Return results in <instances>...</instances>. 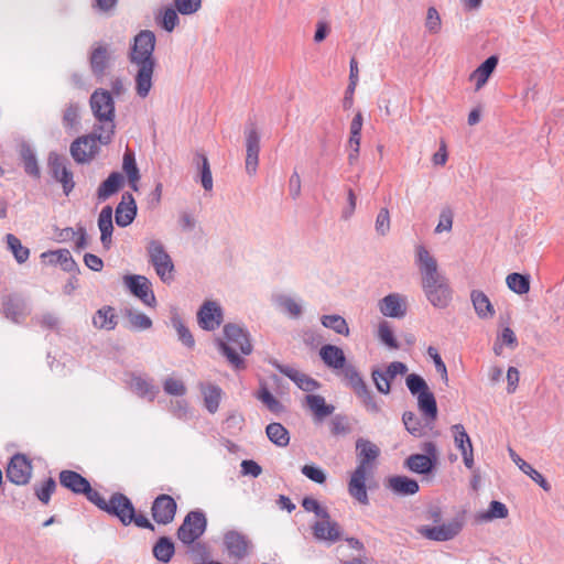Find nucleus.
Returning <instances> with one entry per match:
<instances>
[{"label": "nucleus", "mask_w": 564, "mask_h": 564, "mask_svg": "<svg viewBox=\"0 0 564 564\" xmlns=\"http://www.w3.org/2000/svg\"><path fill=\"white\" fill-rule=\"evenodd\" d=\"M156 37L150 30H142L133 37V44L129 52V61L137 66L134 76V89L137 96L147 98L153 86V74L156 65L153 55Z\"/></svg>", "instance_id": "1"}, {"label": "nucleus", "mask_w": 564, "mask_h": 564, "mask_svg": "<svg viewBox=\"0 0 564 564\" xmlns=\"http://www.w3.org/2000/svg\"><path fill=\"white\" fill-rule=\"evenodd\" d=\"M87 500L98 507L100 510L107 512L119 519L124 525L133 523L138 528L155 530L154 524L142 513H137L132 501L121 492H115L107 501L97 490L93 489L89 485L88 490L84 491Z\"/></svg>", "instance_id": "2"}, {"label": "nucleus", "mask_w": 564, "mask_h": 564, "mask_svg": "<svg viewBox=\"0 0 564 564\" xmlns=\"http://www.w3.org/2000/svg\"><path fill=\"white\" fill-rule=\"evenodd\" d=\"M225 340L217 338L216 346L218 350L227 358L228 362L236 369H245L246 361L238 355H250L252 344L246 329L236 324H226L224 326Z\"/></svg>", "instance_id": "3"}, {"label": "nucleus", "mask_w": 564, "mask_h": 564, "mask_svg": "<svg viewBox=\"0 0 564 564\" xmlns=\"http://www.w3.org/2000/svg\"><path fill=\"white\" fill-rule=\"evenodd\" d=\"M90 108L98 124L94 129L101 133L99 138L100 144L110 143L115 134V101L111 94L106 89H96L90 96Z\"/></svg>", "instance_id": "4"}, {"label": "nucleus", "mask_w": 564, "mask_h": 564, "mask_svg": "<svg viewBox=\"0 0 564 564\" xmlns=\"http://www.w3.org/2000/svg\"><path fill=\"white\" fill-rule=\"evenodd\" d=\"M149 262L153 265L155 273L164 283L173 280L174 264L160 240H150L147 246Z\"/></svg>", "instance_id": "5"}, {"label": "nucleus", "mask_w": 564, "mask_h": 564, "mask_svg": "<svg viewBox=\"0 0 564 564\" xmlns=\"http://www.w3.org/2000/svg\"><path fill=\"white\" fill-rule=\"evenodd\" d=\"M207 518L204 511L197 509L189 511L178 527L176 536L185 545H192L206 531Z\"/></svg>", "instance_id": "6"}, {"label": "nucleus", "mask_w": 564, "mask_h": 564, "mask_svg": "<svg viewBox=\"0 0 564 564\" xmlns=\"http://www.w3.org/2000/svg\"><path fill=\"white\" fill-rule=\"evenodd\" d=\"M423 454H412L404 460V467L412 473L427 475L438 463V452L435 443L424 442L421 446Z\"/></svg>", "instance_id": "7"}, {"label": "nucleus", "mask_w": 564, "mask_h": 564, "mask_svg": "<svg viewBox=\"0 0 564 564\" xmlns=\"http://www.w3.org/2000/svg\"><path fill=\"white\" fill-rule=\"evenodd\" d=\"M415 264L421 274V286L431 282L434 283L447 280V278L440 272L437 260L424 245L415 246Z\"/></svg>", "instance_id": "8"}, {"label": "nucleus", "mask_w": 564, "mask_h": 564, "mask_svg": "<svg viewBox=\"0 0 564 564\" xmlns=\"http://www.w3.org/2000/svg\"><path fill=\"white\" fill-rule=\"evenodd\" d=\"M346 379L348 380V384L354 390L357 398L360 400L361 404L366 408L367 411L371 413H380L381 406L376 400L372 392L369 390L367 383L360 376L359 371L355 366H349L346 369Z\"/></svg>", "instance_id": "9"}, {"label": "nucleus", "mask_w": 564, "mask_h": 564, "mask_svg": "<svg viewBox=\"0 0 564 564\" xmlns=\"http://www.w3.org/2000/svg\"><path fill=\"white\" fill-rule=\"evenodd\" d=\"M101 132L94 129L90 134L82 135L70 144L69 152L75 162L79 164L89 163L99 152V138Z\"/></svg>", "instance_id": "10"}, {"label": "nucleus", "mask_w": 564, "mask_h": 564, "mask_svg": "<svg viewBox=\"0 0 564 564\" xmlns=\"http://www.w3.org/2000/svg\"><path fill=\"white\" fill-rule=\"evenodd\" d=\"M47 167L52 177L61 183L64 194L69 195L75 187V182L73 172L68 167V160L56 152H51L47 158Z\"/></svg>", "instance_id": "11"}, {"label": "nucleus", "mask_w": 564, "mask_h": 564, "mask_svg": "<svg viewBox=\"0 0 564 564\" xmlns=\"http://www.w3.org/2000/svg\"><path fill=\"white\" fill-rule=\"evenodd\" d=\"M123 284L138 297L144 305L154 307L156 305V299L152 290L151 281L139 274H128L123 276Z\"/></svg>", "instance_id": "12"}, {"label": "nucleus", "mask_w": 564, "mask_h": 564, "mask_svg": "<svg viewBox=\"0 0 564 564\" xmlns=\"http://www.w3.org/2000/svg\"><path fill=\"white\" fill-rule=\"evenodd\" d=\"M246 137V171L252 175L257 171L260 152V134L256 122L249 121L245 129Z\"/></svg>", "instance_id": "13"}, {"label": "nucleus", "mask_w": 564, "mask_h": 564, "mask_svg": "<svg viewBox=\"0 0 564 564\" xmlns=\"http://www.w3.org/2000/svg\"><path fill=\"white\" fill-rule=\"evenodd\" d=\"M6 476L9 481L18 486L29 484L32 476V465L24 454H15L11 457Z\"/></svg>", "instance_id": "14"}, {"label": "nucleus", "mask_w": 564, "mask_h": 564, "mask_svg": "<svg viewBox=\"0 0 564 564\" xmlns=\"http://www.w3.org/2000/svg\"><path fill=\"white\" fill-rule=\"evenodd\" d=\"M177 505L173 497L166 494L159 495L152 502L151 514L158 524L171 523L176 514Z\"/></svg>", "instance_id": "15"}, {"label": "nucleus", "mask_w": 564, "mask_h": 564, "mask_svg": "<svg viewBox=\"0 0 564 564\" xmlns=\"http://www.w3.org/2000/svg\"><path fill=\"white\" fill-rule=\"evenodd\" d=\"M357 469L373 473L376 462L380 456V448L369 440L359 437L356 441Z\"/></svg>", "instance_id": "16"}, {"label": "nucleus", "mask_w": 564, "mask_h": 564, "mask_svg": "<svg viewBox=\"0 0 564 564\" xmlns=\"http://www.w3.org/2000/svg\"><path fill=\"white\" fill-rule=\"evenodd\" d=\"M427 301L436 308H446L452 301V289L448 280L431 282L422 285Z\"/></svg>", "instance_id": "17"}, {"label": "nucleus", "mask_w": 564, "mask_h": 564, "mask_svg": "<svg viewBox=\"0 0 564 564\" xmlns=\"http://www.w3.org/2000/svg\"><path fill=\"white\" fill-rule=\"evenodd\" d=\"M1 313L12 323L20 324L28 315L26 303L18 294H7L1 299Z\"/></svg>", "instance_id": "18"}, {"label": "nucleus", "mask_w": 564, "mask_h": 564, "mask_svg": "<svg viewBox=\"0 0 564 564\" xmlns=\"http://www.w3.org/2000/svg\"><path fill=\"white\" fill-rule=\"evenodd\" d=\"M380 313L390 318H402L406 315L408 299L400 293H390L378 302Z\"/></svg>", "instance_id": "19"}, {"label": "nucleus", "mask_w": 564, "mask_h": 564, "mask_svg": "<svg viewBox=\"0 0 564 564\" xmlns=\"http://www.w3.org/2000/svg\"><path fill=\"white\" fill-rule=\"evenodd\" d=\"M198 325L205 330H214L223 322L221 307L214 301H206L197 312Z\"/></svg>", "instance_id": "20"}, {"label": "nucleus", "mask_w": 564, "mask_h": 564, "mask_svg": "<svg viewBox=\"0 0 564 564\" xmlns=\"http://www.w3.org/2000/svg\"><path fill=\"white\" fill-rule=\"evenodd\" d=\"M463 529V522L455 519L448 523L435 527H425L421 533L429 540L445 542L454 539Z\"/></svg>", "instance_id": "21"}, {"label": "nucleus", "mask_w": 564, "mask_h": 564, "mask_svg": "<svg viewBox=\"0 0 564 564\" xmlns=\"http://www.w3.org/2000/svg\"><path fill=\"white\" fill-rule=\"evenodd\" d=\"M313 535L318 541L335 543L341 540V528L329 518H322L312 525Z\"/></svg>", "instance_id": "22"}, {"label": "nucleus", "mask_w": 564, "mask_h": 564, "mask_svg": "<svg viewBox=\"0 0 564 564\" xmlns=\"http://www.w3.org/2000/svg\"><path fill=\"white\" fill-rule=\"evenodd\" d=\"M272 365L279 372L291 379L297 386V388L303 391L312 392L318 389L321 386L317 380L307 376L306 373L296 370L293 367L281 365L278 361H273Z\"/></svg>", "instance_id": "23"}, {"label": "nucleus", "mask_w": 564, "mask_h": 564, "mask_svg": "<svg viewBox=\"0 0 564 564\" xmlns=\"http://www.w3.org/2000/svg\"><path fill=\"white\" fill-rule=\"evenodd\" d=\"M137 203L131 193H123L120 203L115 210L116 224L119 227H128L137 216Z\"/></svg>", "instance_id": "24"}, {"label": "nucleus", "mask_w": 564, "mask_h": 564, "mask_svg": "<svg viewBox=\"0 0 564 564\" xmlns=\"http://www.w3.org/2000/svg\"><path fill=\"white\" fill-rule=\"evenodd\" d=\"M372 473L355 468L348 481L349 495L361 505L369 503L366 480Z\"/></svg>", "instance_id": "25"}, {"label": "nucleus", "mask_w": 564, "mask_h": 564, "mask_svg": "<svg viewBox=\"0 0 564 564\" xmlns=\"http://www.w3.org/2000/svg\"><path fill=\"white\" fill-rule=\"evenodd\" d=\"M319 357L323 362L332 369H340L344 377L346 378V369L351 364L346 362V356L341 348L335 345L326 344L319 349Z\"/></svg>", "instance_id": "26"}, {"label": "nucleus", "mask_w": 564, "mask_h": 564, "mask_svg": "<svg viewBox=\"0 0 564 564\" xmlns=\"http://www.w3.org/2000/svg\"><path fill=\"white\" fill-rule=\"evenodd\" d=\"M224 544L229 556L236 560H242L249 553L248 539L237 531H228L224 536Z\"/></svg>", "instance_id": "27"}, {"label": "nucleus", "mask_w": 564, "mask_h": 564, "mask_svg": "<svg viewBox=\"0 0 564 564\" xmlns=\"http://www.w3.org/2000/svg\"><path fill=\"white\" fill-rule=\"evenodd\" d=\"M110 53L106 44H98L91 50L89 65L96 77H102L109 67Z\"/></svg>", "instance_id": "28"}, {"label": "nucleus", "mask_w": 564, "mask_h": 564, "mask_svg": "<svg viewBox=\"0 0 564 564\" xmlns=\"http://www.w3.org/2000/svg\"><path fill=\"white\" fill-rule=\"evenodd\" d=\"M387 488L398 496H413L420 490L419 482L408 476H391L387 480Z\"/></svg>", "instance_id": "29"}, {"label": "nucleus", "mask_w": 564, "mask_h": 564, "mask_svg": "<svg viewBox=\"0 0 564 564\" xmlns=\"http://www.w3.org/2000/svg\"><path fill=\"white\" fill-rule=\"evenodd\" d=\"M112 207L107 205L105 206L98 216V228L100 230V241L105 250H109L112 245V232H113V224H112Z\"/></svg>", "instance_id": "30"}, {"label": "nucleus", "mask_w": 564, "mask_h": 564, "mask_svg": "<svg viewBox=\"0 0 564 564\" xmlns=\"http://www.w3.org/2000/svg\"><path fill=\"white\" fill-rule=\"evenodd\" d=\"M41 258H43L48 264H59L65 272H77L79 270L78 264L67 249L46 251L41 254Z\"/></svg>", "instance_id": "31"}, {"label": "nucleus", "mask_w": 564, "mask_h": 564, "mask_svg": "<svg viewBox=\"0 0 564 564\" xmlns=\"http://www.w3.org/2000/svg\"><path fill=\"white\" fill-rule=\"evenodd\" d=\"M58 478L61 486L75 495H82L84 491L88 490L90 484L88 479L79 473L69 469L62 470Z\"/></svg>", "instance_id": "32"}, {"label": "nucleus", "mask_w": 564, "mask_h": 564, "mask_svg": "<svg viewBox=\"0 0 564 564\" xmlns=\"http://www.w3.org/2000/svg\"><path fill=\"white\" fill-rule=\"evenodd\" d=\"M470 301L476 315L480 319H489L495 316L496 310L489 297L482 291L473 290L470 292Z\"/></svg>", "instance_id": "33"}, {"label": "nucleus", "mask_w": 564, "mask_h": 564, "mask_svg": "<svg viewBox=\"0 0 564 564\" xmlns=\"http://www.w3.org/2000/svg\"><path fill=\"white\" fill-rule=\"evenodd\" d=\"M122 170L127 175L128 184L134 192L139 191V181L141 178L139 167L135 162L134 152L127 149L122 158Z\"/></svg>", "instance_id": "34"}, {"label": "nucleus", "mask_w": 564, "mask_h": 564, "mask_svg": "<svg viewBox=\"0 0 564 564\" xmlns=\"http://www.w3.org/2000/svg\"><path fill=\"white\" fill-rule=\"evenodd\" d=\"M123 175L119 172H112L97 188V198L105 202L123 186Z\"/></svg>", "instance_id": "35"}, {"label": "nucleus", "mask_w": 564, "mask_h": 564, "mask_svg": "<svg viewBox=\"0 0 564 564\" xmlns=\"http://www.w3.org/2000/svg\"><path fill=\"white\" fill-rule=\"evenodd\" d=\"M510 457L518 465L521 471L528 475L534 482H536L544 491H551L550 482L534 469L529 463L523 460L512 448H509Z\"/></svg>", "instance_id": "36"}, {"label": "nucleus", "mask_w": 564, "mask_h": 564, "mask_svg": "<svg viewBox=\"0 0 564 564\" xmlns=\"http://www.w3.org/2000/svg\"><path fill=\"white\" fill-rule=\"evenodd\" d=\"M497 65L498 57L491 55L470 74V80L476 83V90H479L488 82Z\"/></svg>", "instance_id": "37"}, {"label": "nucleus", "mask_w": 564, "mask_h": 564, "mask_svg": "<svg viewBox=\"0 0 564 564\" xmlns=\"http://www.w3.org/2000/svg\"><path fill=\"white\" fill-rule=\"evenodd\" d=\"M199 390L204 395V404L212 414L216 413L221 400L223 390L213 383H199Z\"/></svg>", "instance_id": "38"}, {"label": "nucleus", "mask_w": 564, "mask_h": 564, "mask_svg": "<svg viewBox=\"0 0 564 564\" xmlns=\"http://www.w3.org/2000/svg\"><path fill=\"white\" fill-rule=\"evenodd\" d=\"M154 558L163 564H167L175 554V545L171 538L161 536L152 547Z\"/></svg>", "instance_id": "39"}, {"label": "nucleus", "mask_w": 564, "mask_h": 564, "mask_svg": "<svg viewBox=\"0 0 564 564\" xmlns=\"http://www.w3.org/2000/svg\"><path fill=\"white\" fill-rule=\"evenodd\" d=\"M305 403L318 420L333 414L335 411V406L327 404L325 398L319 394H307L305 397Z\"/></svg>", "instance_id": "40"}, {"label": "nucleus", "mask_w": 564, "mask_h": 564, "mask_svg": "<svg viewBox=\"0 0 564 564\" xmlns=\"http://www.w3.org/2000/svg\"><path fill=\"white\" fill-rule=\"evenodd\" d=\"M117 324V315L111 306L99 308L93 317V325L99 329L112 330Z\"/></svg>", "instance_id": "41"}, {"label": "nucleus", "mask_w": 564, "mask_h": 564, "mask_svg": "<svg viewBox=\"0 0 564 564\" xmlns=\"http://www.w3.org/2000/svg\"><path fill=\"white\" fill-rule=\"evenodd\" d=\"M416 398L420 412L427 420L434 421L437 417V404L431 390L417 394Z\"/></svg>", "instance_id": "42"}, {"label": "nucleus", "mask_w": 564, "mask_h": 564, "mask_svg": "<svg viewBox=\"0 0 564 564\" xmlns=\"http://www.w3.org/2000/svg\"><path fill=\"white\" fill-rule=\"evenodd\" d=\"M268 438L279 447H285L290 443V433L281 423H270L265 427Z\"/></svg>", "instance_id": "43"}, {"label": "nucleus", "mask_w": 564, "mask_h": 564, "mask_svg": "<svg viewBox=\"0 0 564 564\" xmlns=\"http://www.w3.org/2000/svg\"><path fill=\"white\" fill-rule=\"evenodd\" d=\"M21 160L23 162L24 171L30 176L40 178L41 171L34 151L28 144H23L20 151Z\"/></svg>", "instance_id": "44"}, {"label": "nucleus", "mask_w": 564, "mask_h": 564, "mask_svg": "<svg viewBox=\"0 0 564 564\" xmlns=\"http://www.w3.org/2000/svg\"><path fill=\"white\" fill-rule=\"evenodd\" d=\"M131 388L140 398H147L150 401H153L159 393V388L156 386L141 377L132 378Z\"/></svg>", "instance_id": "45"}, {"label": "nucleus", "mask_w": 564, "mask_h": 564, "mask_svg": "<svg viewBox=\"0 0 564 564\" xmlns=\"http://www.w3.org/2000/svg\"><path fill=\"white\" fill-rule=\"evenodd\" d=\"M321 324L334 330L338 335L348 336L349 335V326L346 319L338 314L323 315L321 317Z\"/></svg>", "instance_id": "46"}, {"label": "nucleus", "mask_w": 564, "mask_h": 564, "mask_svg": "<svg viewBox=\"0 0 564 564\" xmlns=\"http://www.w3.org/2000/svg\"><path fill=\"white\" fill-rule=\"evenodd\" d=\"M508 288L517 294H525L530 290V276L521 273H510L506 279Z\"/></svg>", "instance_id": "47"}, {"label": "nucleus", "mask_w": 564, "mask_h": 564, "mask_svg": "<svg viewBox=\"0 0 564 564\" xmlns=\"http://www.w3.org/2000/svg\"><path fill=\"white\" fill-rule=\"evenodd\" d=\"M6 240L17 262L20 264L24 263L30 257L29 248L22 246L20 239L12 234H8Z\"/></svg>", "instance_id": "48"}, {"label": "nucleus", "mask_w": 564, "mask_h": 564, "mask_svg": "<svg viewBox=\"0 0 564 564\" xmlns=\"http://www.w3.org/2000/svg\"><path fill=\"white\" fill-rule=\"evenodd\" d=\"M257 398L274 414H280L285 411L284 405L269 391L265 386H262L257 393Z\"/></svg>", "instance_id": "49"}, {"label": "nucleus", "mask_w": 564, "mask_h": 564, "mask_svg": "<svg viewBox=\"0 0 564 564\" xmlns=\"http://www.w3.org/2000/svg\"><path fill=\"white\" fill-rule=\"evenodd\" d=\"M508 514H509V510L505 503L497 501V500H492L489 503L487 511L480 513L478 516V519L480 521H491L495 519H505L508 517Z\"/></svg>", "instance_id": "50"}, {"label": "nucleus", "mask_w": 564, "mask_h": 564, "mask_svg": "<svg viewBox=\"0 0 564 564\" xmlns=\"http://www.w3.org/2000/svg\"><path fill=\"white\" fill-rule=\"evenodd\" d=\"M378 339L390 349H398L399 343L388 321H381L378 325Z\"/></svg>", "instance_id": "51"}, {"label": "nucleus", "mask_w": 564, "mask_h": 564, "mask_svg": "<svg viewBox=\"0 0 564 564\" xmlns=\"http://www.w3.org/2000/svg\"><path fill=\"white\" fill-rule=\"evenodd\" d=\"M197 164L200 166V182L205 191H212L213 176L207 156L204 153H196Z\"/></svg>", "instance_id": "52"}, {"label": "nucleus", "mask_w": 564, "mask_h": 564, "mask_svg": "<svg viewBox=\"0 0 564 564\" xmlns=\"http://www.w3.org/2000/svg\"><path fill=\"white\" fill-rule=\"evenodd\" d=\"M172 324L177 333L178 340L182 341L184 346L192 349L195 346V340L183 321L178 316H174L172 317Z\"/></svg>", "instance_id": "53"}, {"label": "nucleus", "mask_w": 564, "mask_h": 564, "mask_svg": "<svg viewBox=\"0 0 564 564\" xmlns=\"http://www.w3.org/2000/svg\"><path fill=\"white\" fill-rule=\"evenodd\" d=\"M455 446L463 453L464 449L473 448L471 441L463 424L452 426Z\"/></svg>", "instance_id": "54"}, {"label": "nucleus", "mask_w": 564, "mask_h": 564, "mask_svg": "<svg viewBox=\"0 0 564 564\" xmlns=\"http://www.w3.org/2000/svg\"><path fill=\"white\" fill-rule=\"evenodd\" d=\"M391 228L390 212L387 207L380 208L375 223L376 232L379 236H387Z\"/></svg>", "instance_id": "55"}, {"label": "nucleus", "mask_w": 564, "mask_h": 564, "mask_svg": "<svg viewBox=\"0 0 564 564\" xmlns=\"http://www.w3.org/2000/svg\"><path fill=\"white\" fill-rule=\"evenodd\" d=\"M406 431L415 437L422 436L423 426L421 420L411 411H406L402 416Z\"/></svg>", "instance_id": "56"}, {"label": "nucleus", "mask_w": 564, "mask_h": 564, "mask_svg": "<svg viewBox=\"0 0 564 564\" xmlns=\"http://www.w3.org/2000/svg\"><path fill=\"white\" fill-rule=\"evenodd\" d=\"M56 489V482L52 477H48L41 486H35L34 491L36 498L47 505L51 500V496Z\"/></svg>", "instance_id": "57"}, {"label": "nucleus", "mask_w": 564, "mask_h": 564, "mask_svg": "<svg viewBox=\"0 0 564 564\" xmlns=\"http://www.w3.org/2000/svg\"><path fill=\"white\" fill-rule=\"evenodd\" d=\"M405 384L411 394L413 395H417L430 389L426 381L420 375L416 373L409 375L405 379Z\"/></svg>", "instance_id": "58"}, {"label": "nucleus", "mask_w": 564, "mask_h": 564, "mask_svg": "<svg viewBox=\"0 0 564 564\" xmlns=\"http://www.w3.org/2000/svg\"><path fill=\"white\" fill-rule=\"evenodd\" d=\"M163 390L166 394L183 397L186 393V387L180 379L169 377L163 382Z\"/></svg>", "instance_id": "59"}, {"label": "nucleus", "mask_w": 564, "mask_h": 564, "mask_svg": "<svg viewBox=\"0 0 564 564\" xmlns=\"http://www.w3.org/2000/svg\"><path fill=\"white\" fill-rule=\"evenodd\" d=\"M279 305L292 318H299L302 315V305L290 296H280Z\"/></svg>", "instance_id": "60"}, {"label": "nucleus", "mask_w": 564, "mask_h": 564, "mask_svg": "<svg viewBox=\"0 0 564 564\" xmlns=\"http://www.w3.org/2000/svg\"><path fill=\"white\" fill-rule=\"evenodd\" d=\"M371 378L376 386V389L382 394H389L391 391V381L384 376L383 370L373 369L371 371Z\"/></svg>", "instance_id": "61"}, {"label": "nucleus", "mask_w": 564, "mask_h": 564, "mask_svg": "<svg viewBox=\"0 0 564 564\" xmlns=\"http://www.w3.org/2000/svg\"><path fill=\"white\" fill-rule=\"evenodd\" d=\"M127 317L132 328L134 329H149L152 326V321L143 313L127 312Z\"/></svg>", "instance_id": "62"}, {"label": "nucleus", "mask_w": 564, "mask_h": 564, "mask_svg": "<svg viewBox=\"0 0 564 564\" xmlns=\"http://www.w3.org/2000/svg\"><path fill=\"white\" fill-rule=\"evenodd\" d=\"M174 7L182 15H189L202 8V0H174Z\"/></svg>", "instance_id": "63"}, {"label": "nucleus", "mask_w": 564, "mask_h": 564, "mask_svg": "<svg viewBox=\"0 0 564 564\" xmlns=\"http://www.w3.org/2000/svg\"><path fill=\"white\" fill-rule=\"evenodd\" d=\"M178 23L177 10L175 8H166L162 14L161 26L166 32H172Z\"/></svg>", "instance_id": "64"}]
</instances>
